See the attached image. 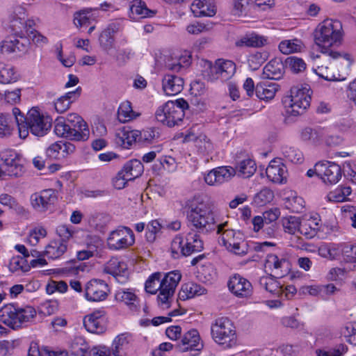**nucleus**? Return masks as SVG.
I'll use <instances>...</instances> for the list:
<instances>
[{
    "mask_svg": "<svg viewBox=\"0 0 356 356\" xmlns=\"http://www.w3.org/2000/svg\"><path fill=\"white\" fill-rule=\"evenodd\" d=\"M187 207L188 226L192 232L199 235H208L213 232L219 234L224 226H227V222L218 220L214 207L210 203H191Z\"/></svg>",
    "mask_w": 356,
    "mask_h": 356,
    "instance_id": "1",
    "label": "nucleus"
},
{
    "mask_svg": "<svg viewBox=\"0 0 356 356\" xmlns=\"http://www.w3.org/2000/svg\"><path fill=\"white\" fill-rule=\"evenodd\" d=\"M13 115L18 127L19 136L23 139L29 136V131L36 136H43L51 127L49 118L40 114L35 108H31L24 116L20 110L15 107L13 108Z\"/></svg>",
    "mask_w": 356,
    "mask_h": 356,
    "instance_id": "2",
    "label": "nucleus"
},
{
    "mask_svg": "<svg viewBox=\"0 0 356 356\" xmlns=\"http://www.w3.org/2000/svg\"><path fill=\"white\" fill-rule=\"evenodd\" d=\"M54 133L59 137L74 141H86L90 136L87 123L76 113H70L65 119L58 118L55 121Z\"/></svg>",
    "mask_w": 356,
    "mask_h": 356,
    "instance_id": "3",
    "label": "nucleus"
},
{
    "mask_svg": "<svg viewBox=\"0 0 356 356\" xmlns=\"http://www.w3.org/2000/svg\"><path fill=\"white\" fill-rule=\"evenodd\" d=\"M188 108V102L182 98L175 102L168 101L157 108L155 118L157 122L163 125L173 127L183 121L185 115L184 111Z\"/></svg>",
    "mask_w": 356,
    "mask_h": 356,
    "instance_id": "4",
    "label": "nucleus"
},
{
    "mask_svg": "<svg viewBox=\"0 0 356 356\" xmlns=\"http://www.w3.org/2000/svg\"><path fill=\"white\" fill-rule=\"evenodd\" d=\"M36 316L35 309L31 306L19 307L6 305L0 309V321L13 329H17L32 321Z\"/></svg>",
    "mask_w": 356,
    "mask_h": 356,
    "instance_id": "5",
    "label": "nucleus"
},
{
    "mask_svg": "<svg viewBox=\"0 0 356 356\" xmlns=\"http://www.w3.org/2000/svg\"><path fill=\"white\" fill-rule=\"evenodd\" d=\"M342 24L338 20L327 19L321 22L314 31L317 45L332 47L341 43L343 37Z\"/></svg>",
    "mask_w": 356,
    "mask_h": 356,
    "instance_id": "6",
    "label": "nucleus"
},
{
    "mask_svg": "<svg viewBox=\"0 0 356 356\" xmlns=\"http://www.w3.org/2000/svg\"><path fill=\"white\" fill-rule=\"evenodd\" d=\"M312 91L308 84L293 86L291 95L284 100L286 113L293 116L303 114L310 105Z\"/></svg>",
    "mask_w": 356,
    "mask_h": 356,
    "instance_id": "7",
    "label": "nucleus"
},
{
    "mask_svg": "<svg viewBox=\"0 0 356 356\" xmlns=\"http://www.w3.org/2000/svg\"><path fill=\"white\" fill-rule=\"evenodd\" d=\"M204 248V243L199 234L192 232L187 234L184 238L177 235L171 243L170 252L175 259L181 256L188 257L192 254L200 252Z\"/></svg>",
    "mask_w": 356,
    "mask_h": 356,
    "instance_id": "8",
    "label": "nucleus"
},
{
    "mask_svg": "<svg viewBox=\"0 0 356 356\" xmlns=\"http://www.w3.org/2000/svg\"><path fill=\"white\" fill-rule=\"evenodd\" d=\"M211 335L214 341L225 348H230L236 344V334L232 322L227 317L216 319L211 324Z\"/></svg>",
    "mask_w": 356,
    "mask_h": 356,
    "instance_id": "9",
    "label": "nucleus"
},
{
    "mask_svg": "<svg viewBox=\"0 0 356 356\" xmlns=\"http://www.w3.org/2000/svg\"><path fill=\"white\" fill-rule=\"evenodd\" d=\"M135 242L133 231L127 227H120L112 231L107 238V244L111 250L125 249Z\"/></svg>",
    "mask_w": 356,
    "mask_h": 356,
    "instance_id": "10",
    "label": "nucleus"
},
{
    "mask_svg": "<svg viewBox=\"0 0 356 356\" xmlns=\"http://www.w3.org/2000/svg\"><path fill=\"white\" fill-rule=\"evenodd\" d=\"M236 72L235 63L229 60L218 59L215 65L209 63V71L208 72V79L213 81L220 79L225 81L231 79Z\"/></svg>",
    "mask_w": 356,
    "mask_h": 356,
    "instance_id": "11",
    "label": "nucleus"
},
{
    "mask_svg": "<svg viewBox=\"0 0 356 356\" xmlns=\"http://www.w3.org/2000/svg\"><path fill=\"white\" fill-rule=\"evenodd\" d=\"M58 200L56 190L49 188L35 193L31 195L30 201L33 208L38 212H45L50 209Z\"/></svg>",
    "mask_w": 356,
    "mask_h": 356,
    "instance_id": "12",
    "label": "nucleus"
},
{
    "mask_svg": "<svg viewBox=\"0 0 356 356\" xmlns=\"http://www.w3.org/2000/svg\"><path fill=\"white\" fill-rule=\"evenodd\" d=\"M316 170L317 171V176L327 184H335L341 178V167L334 162L320 161L316 163Z\"/></svg>",
    "mask_w": 356,
    "mask_h": 356,
    "instance_id": "13",
    "label": "nucleus"
},
{
    "mask_svg": "<svg viewBox=\"0 0 356 356\" xmlns=\"http://www.w3.org/2000/svg\"><path fill=\"white\" fill-rule=\"evenodd\" d=\"M181 278V275L177 270L171 271L165 275L161 280V291L158 296L159 302L163 305L168 303V299L173 296Z\"/></svg>",
    "mask_w": 356,
    "mask_h": 356,
    "instance_id": "14",
    "label": "nucleus"
},
{
    "mask_svg": "<svg viewBox=\"0 0 356 356\" xmlns=\"http://www.w3.org/2000/svg\"><path fill=\"white\" fill-rule=\"evenodd\" d=\"M108 292L107 284L100 280H92L85 286V297L89 301L104 300Z\"/></svg>",
    "mask_w": 356,
    "mask_h": 356,
    "instance_id": "15",
    "label": "nucleus"
},
{
    "mask_svg": "<svg viewBox=\"0 0 356 356\" xmlns=\"http://www.w3.org/2000/svg\"><path fill=\"white\" fill-rule=\"evenodd\" d=\"M229 290L238 298H248L252 293V286L245 278L234 275L228 281Z\"/></svg>",
    "mask_w": 356,
    "mask_h": 356,
    "instance_id": "16",
    "label": "nucleus"
},
{
    "mask_svg": "<svg viewBox=\"0 0 356 356\" xmlns=\"http://www.w3.org/2000/svg\"><path fill=\"white\" fill-rule=\"evenodd\" d=\"M235 175L236 170L234 168L228 166L218 167L209 171L204 176V181L211 186L219 185L229 181Z\"/></svg>",
    "mask_w": 356,
    "mask_h": 356,
    "instance_id": "17",
    "label": "nucleus"
},
{
    "mask_svg": "<svg viewBox=\"0 0 356 356\" xmlns=\"http://www.w3.org/2000/svg\"><path fill=\"white\" fill-rule=\"evenodd\" d=\"M122 29L123 26L120 22L110 23L99 35V42L101 48L106 51L112 49L115 44V35Z\"/></svg>",
    "mask_w": 356,
    "mask_h": 356,
    "instance_id": "18",
    "label": "nucleus"
},
{
    "mask_svg": "<svg viewBox=\"0 0 356 356\" xmlns=\"http://www.w3.org/2000/svg\"><path fill=\"white\" fill-rule=\"evenodd\" d=\"M104 271L113 275L120 283H124L129 277L127 265L118 258H111L105 265Z\"/></svg>",
    "mask_w": 356,
    "mask_h": 356,
    "instance_id": "19",
    "label": "nucleus"
},
{
    "mask_svg": "<svg viewBox=\"0 0 356 356\" xmlns=\"http://www.w3.org/2000/svg\"><path fill=\"white\" fill-rule=\"evenodd\" d=\"M264 266L266 270L273 272L277 278L284 277L290 270V264L286 259L279 258L273 254L267 255Z\"/></svg>",
    "mask_w": 356,
    "mask_h": 356,
    "instance_id": "20",
    "label": "nucleus"
},
{
    "mask_svg": "<svg viewBox=\"0 0 356 356\" xmlns=\"http://www.w3.org/2000/svg\"><path fill=\"white\" fill-rule=\"evenodd\" d=\"M104 316V310H96L86 315L83 318L85 328L91 333H103L105 330Z\"/></svg>",
    "mask_w": 356,
    "mask_h": 356,
    "instance_id": "21",
    "label": "nucleus"
},
{
    "mask_svg": "<svg viewBox=\"0 0 356 356\" xmlns=\"http://www.w3.org/2000/svg\"><path fill=\"white\" fill-rule=\"evenodd\" d=\"M75 146L69 142H56L51 144L46 151L47 156L53 159H60L73 153Z\"/></svg>",
    "mask_w": 356,
    "mask_h": 356,
    "instance_id": "22",
    "label": "nucleus"
},
{
    "mask_svg": "<svg viewBox=\"0 0 356 356\" xmlns=\"http://www.w3.org/2000/svg\"><path fill=\"white\" fill-rule=\"evenodd\" d=\"M138 130H132L130 127H123L116 131L115 134V143L117 145L124 149H129L136 143H138Z\"/></svg>",
    "mask_w": 356,
    "mask_h": 356,
    "instance_id": "23",
    "label": "nucleus"
},
{
    "mask_svg": "<svg viewBox=\"0 0 356 356\" xmlns=\"http://www.w3.org/2000/svg\"><path fill=\"white\" fill-rule=\"evenodd\" d=\"M184 79L175 74H165L162 79V88L167 95H175L184 88Z\"/></svg>",
    "mask_w": 356,
    "mask_h": 356,
    "instance_id": "24",
    "label": "nucleus"
},
{
    "mask_svg": "<svg viewBox=\"0 0 356 356\" xmlns=\"http://www.w3.org/2000/svg\"><path fill=\"white\" fill-rule=\"evenodd\" d=\"M284 74V64L280 58L270 60L264 67L263 79L279 80Z\"/></svg>",
    "mask_w": 356,
    "mask_h": 356,
    "instance_id": "25",
    "label": "nucleus"
},
{
    "mask_svg": "<svg viewBox=\"0 0 356 356\" xmlns=\"http://www.w3.org/2000/svg\"><path fill=\"white\" fill-rule=\"evenodd\" d=\"M191 10L195 17L213 16L216 9L212 0H194Z\"/></svg>",
    "mask_w": 356,
    "mask_h": 356,
    "instance_id": "26",
    "label": "nucleus"
},
{
    "mask_svg": "<svg viewBox=\"0 0 356 356\" xmlns=\"http://www.w3.org/2000/svg\"><path fill=\"white\" fill-rule=\"evenodd\" d=\"M200 341L198 332L196 330H192L184 335L181 341V343L179 344L177 348L183 352L188 350H199L201 346Z\"/></svg>",
    "mask_w": 356,
    "mask_h": 356,
    "instance_id": "27",
    "label": "nucleus"
},
{
    "mask_svg": "<svg viewBox=\"0 0 356 356\" xmlns=\"http://www.w3.org/2000/svg\"><path fill=\"white\" fill-rule=\"evenodd\" d=\"M267 177L274 183L282 184L286 179V170L282 163L271 162L266 170Z\"/></svg>",
    "mask_w": 356,
    "mask_h": 356,
    "instance_id": "28",
    "label": "nucleus"
},
{
    "mask_svg": "<svg viewBox=\"0 0 356 356\" xmlns=\"http://www.w3.org/2000/svg\"><path fill=\"white\" fill-rule=\"evenodd\" d=\"M225 222H227V226H224L222 231L218 234L220 235L222 245L227 249V248L231 247L233 243L243 238V235L239 231H235L233 229L229 226L227 221H225Z\"/></svg>",
    "mask_w": 356,
    "mask_h": 356,
    "instance_id": "29",
    "label": "nucleus"
},
{
    "mask_svg": "<svg viewBox=\"0 0 356 356\" xmlns=\"http://www.w3.org/2000/svg\"><path fill=\"white\" fill-rule=\"evenodd\" d=\"M267 42V39L262 35L255 33H248L236 41V44L238 47H261Z\"/></svg>",
    "mask_w": 356,
    "mask_h": 356,
    "instance_id": "30",
    "label": "nucleus"
},
{
    "mask_svg": "<svg viewBox=\"0 0 356 356\" xmlns=\"http://www.w3.org/2000/svg\"><path fill=\"white\" fill-rule=\"evenodd\" d=\"M275 277H277L275 275H273L271 274L263 276L259 279V284L269 293L277 296H281L282 291H283V286L275 279Z\"/></svg>",
    "mask_w": 356,
    "mask_h": 356,
    "instance_id": "31",
    "label": "nucleus"
},
{
    "mask_svg": "<svg viewBox=\"0 0 356 356\" xmlns=\"http://www.w3.org/2000/svg\"><path fill=\"white\" fill-rule=\"evenodd\" d=\"M207 290L200 284L194 282H188L182 285L179 293L180 300H187L196 296H201L206 293Z\"/></svg>",
    "mask_w": 356,
    "mask_h": 356,
    "instance_id": "32",
    "label": "nucleus"
},
{
    "mask_svg": "<svg viewBox=\"0 0 356 356\" xmlns=\"http://www.w3.org/2000/svg\"><path fill=\"white\" fill-rule=\"evenodd\" d=\"M66 250L67 245L65 243L60 241L54 240L46 246L42 254L49 259H56L62 256Z\"/></svg>",
    "mask_w": 356,
    "mask_h": 356,
    "instance_id": "33",
    "label": "nucleus"
},
{
    "mask_svg": "<svg viewBox=\"0 0 356 356\" xmlns=\"http://www.w3.org/2000/svg\"><path fill=\"white\" fill-rule=\"evenodd\" d=\"M132 340V335L127 332L117 336L113 342V356H122L121 352L129 348Z\"/></svg>",
    "mask_w": 356,
    "mask_h": 356,
    "instance_id": "34",
    "label": "nucleus"
},
{
    "mask_svg": "<svg viewBox=\"0 0 356 356\" xmlns=\"http://www.w3.org/2000/svg\"><path fill=\"white\" fill-rule=\"evenodd\" d=\"M121 171L132 181L143 174V165L139 160L134 159L127 162Z\"/></svg>",
    "mask_w": 356,
    "mask_h": 356,
    "instance_id": "35",
    "label": "nucleus"
},
{
    "mask_svg": "<svg viewBox=\"0 0 356 356\" xmlns=\"http://www.w3.org/2000/svg\"><path fill=\"white\" fill-rule=\"evenodd\" d=\"M277 90V85L275 83H261L255 87V94L259 99L269 100L274 98Z\"/></svg>",
    "mask_w": 356,
    "mask_h": 356,
    "instance_id": "36",
    "label": "nucleus"
},
{
    "mask_svg": "<svg viewBox=\"0 0 356 356\" xmlns=\"http://www.w3.org/2000/svg\"><path fill=\"white\" fill-rule=\"evenodd\" d=\"M70 356H88L89 346L81 337H75L70 345Z\"/></svg>",
    "mask_w": 356,
    "mask_h": 356,
    "instance_id": "37",
    "label": "nucleus"
},
{
    "mask_svg": "<svg viewBox=\"0 0 356 356\" xmlns=\"http://www.w3.org/2000/svg\"><path fill=\"white\" fill-rule=\"evenodd\" d=\"M10 161L1 163L3 168L6 170V172L8 173V176L13 177H21L24 172V165L21 163L19 155Z\"/></svg>",
    "mask_w": 356,
    "mask_h": 356,
    "instance_id": "38",
    "label": "nucleus"
},
{
    "mask_svg": "<svg viewBox=\"0 0 356 356\" xmlns=\"http://www.w3.org/2000/svg\"><path fill=\"white\" fill-rule=\"evenodd\" d=\"M236 174L243 178H249L254 175L257 170L255 161L251 159H246L240 161L234 168Z\"/></svg>",
    "mask_w": 356,
    "mask_h": 356,
    "instance_id": "39",
    "label": "nucleus"
},
{
    "mask_svg": "<svg viewBox=\"0 0 356 356\" xmlns=\"http://www.w3.org/2000/svg\"><path fill=\"white\" fill-rule=\"evenodd\" d=\"M138 116L133 111L131 103L129 101L123 102L120 104L118 110V119L122 123L128 122Z\"/></svg>",
    "mask_w": 356,
    "mask_h": 356,
    "instance_id": "40",
    "label": "nucleus"
},
{
    "mask_svg": "<svg viewBox=\"0 0 356 356\" xmlns=\"http://www.w3.org/2000/svg\"><path fill=\"white\" fill-rule=\"evenodd\" d=\"M19 79V74L15 68L10 65L0 63V83L3 84L15 82Z\"/></svg>",
    "mask_w": 356,
    "mask_h": 356,
    "instance_id": "41",
    "label": "nucleus"
},
{
    "mask_svg": "<svg viewBox=\"0 0 356 356\" xmlns=\"http://www.w3.org/2000/svg\"><path fill=\"white\" fill-rule=\"evenodd\" d=\"M130 11L131 14L140 17H152L155 14L154 10L147 8L145 3L142 0H133L131 1Z\"/></svg>",
    "mask_w": 356,
    "mask_h": 356,
    "instance_id": "42",
    "label": "nucleus"
},
{
    "mask_svg": "<svg viewBox=\"0 0 356 356\" xmlns=\"http://www.w3.org/2000/svg\"><path fill=\"white\" fill-rule=\"evenodd\" d=\"M115 298L129 306L131 309L136 307L138 298L136 294L129 289L118 291L115 294Z\"/></svg>",
    "mask_w": 356,
    "mask_h": 356,
    "instance_id": "43",
    "label": "nucleus"
},
{
    "mask_svg": "<svg viewBox=\"0 0 356 356\" xmlns=\"http://www.w3.org/2000/svg\"><path fill=\"white\" fill-rule=\"evenodd\" d=\"M282 152L285 159L293 163H301L304 160L302 153L293 147L283 146Z\"/></svg>",
    "mask_w": 356,
    "mask_h": 356,
    "instance_id": "44",
    "label": "nucleus"
},
{
    "mask_svg": "<svg viewBox=\"0 0 356 356\" xmlns=\"http://www.w3.org/2000/svg\"><path fill=\"white\" fill-rule=\"evenodd\" d=\"M161 273H153L145 282V289L147 293L154 294L158 290L161 291Z\"/></svg>",
    "mask_w": 356,
    "mask_h": 356,
    "instance_id": "45",
    "label": "nucleus"
},
{
    "mask_svg": "<svg viewBox=\"0 0 356 356\" xmlns=\"http://www.w3.org/2000/svg\"><path fill=\"white\" fill-rule=\"evenodd\" d=\"M302 42L298 39L284 40L279 44L280 51L284 54H289L300 51Z\"/></svg>",
    "mask_w": 356,
    "mask_h": 356,
    "instance_id": "46",
    "label": "nucleus"
},
{
    "mask_svg": "<svg viewBox=\"0 0 356 356\" xmlns=\"http://www.w3.org/2000/svg\"><path fill=\"white\" fill-rule=\"evenodd\" d=\"M159 136V132L154 128H147L143 131L138 130L137 140L138 143L149 144L157 138Z\"/></svg>",
    "mask_w": 356,
    "mask_h": 356,
    "instance_id": "47",
    "label": "nucleus"
},
{
    "mask_svg": "<svg viewBox=\"0 0 356 356\" xmlns=\"http://www.w3.org/2000/svg\"><path fill=\"white\" fill-rule=\"evenodd\" d=\"M340 250L344 260L347 262H355L356 261V243L340 244Z\"/></svg>",
    "mask_w": 356,
    "mask_h": 356,
    "instance_id": "48",
    "label": "nucleus"
},
{
    "mask_svg": "<svg viewBox=\"0 0 356 356\" xmlns=\"http://www.w3.org/2000/svg\"><path fill=\"white\" fill-rule=\"evenodd\" d=\"M282 225L286 232L295 234L299 231L300 220L298 217L289 216L282 219Z\"/></svg>",
    "mask_w": 356,
    "mask_h": 356,
    "instance_id": "49",
    "label": "nucleus"
},
{
    "mask_svg": "<svg viewBox=\"0 0 356 356\" xmlns=\"http://www.w3.org/2000/svg\"><path fill=\"white\" fill-rule=\"evenodd\" d=\"M341 334L347 338V341L356 346V323H347L341 330Z\"/></svg>",
    "mask_w": 356,
    "mask_h": 356,
    "instance_id": "50",
    "label": "nucleus"
},
{
    "mask_svg": "<svg viewBox=\"0 0 356 356\" xmlns=\"http://www.w3.org/2000/svg\"><path fill=\"white\" fill-rule=\"evenodd\" d=\"M90 11L83 10L76 12L74 15V24L76 27L86 26L90 24Z\"/></svg>",
    "mask_w": 356,
    "mask_h": 356,
    "instance_id": "51",
    "label": "nucleus"
},
{
    "mask_svg": "<svg viewBox=\"0 0 356 356\" xmlns=\"http://www.w3.org/2000/svg\"><path fill=\"white\" fill-rule=\"evenodd\" d=\"M286 64L289 67L291 71L295 73L300 72L306 68L305 61L302 58L296 56L289 57L286 60Z\"/></svg>",
    "mask_w": 356,
    "mask_h": 356,
    "instance_id": "52",
    "label": "nucleus"
},
{
    "mask_svg": "<svg viewBox=\"0 0 356 356\" xmlns=\"http://www.w3.org/2000/svg\"><path fill=\"white\" fill-rule=\"evenodd\" d=\"M13 130V123L8 115L0 114V136L10 135Z\"/></svg>",
    "mask_w": 356,
    "mask_h": 356,
    "instance_id": "53",
    "label": "nucleus"
},
{
    "mask_svg": "<svg viewBox=\"0 0 356 356\" xmlns=\"http://www.w3.org/2000/svg\"><path fill=\"white\" fill-rule=\"evenodd\" d=\"M227 250L236 255L243 256L248 252V243L244 240V238H242L240 241L233 243L231 247L227 248Z\"/></svg>",
    "mask_w": 356,
    "mask_h": 356,
    "instance_id": "54",
    "label": "nucleus"
},
{
    "mask_svg": "<svg viewBox=\"0 0 356 356\" xmlns=\"http://www.w3.org/2000/svg\"><path fill=\"white\" fill-rule=\"evenodd\" d=\"M19 39L18 38H14L13 42H14V49L15 52L14 53H19L20 54H25L28 52L30 42L29 39L24 37V35L19 36Z\"/></svg>",
    "mask_w": 356,
    "mask_h": 356,
    "instance_id": "55",
    "label": "nucleus"
},
{
    "mask_svg": "<svg viewBox=\"0 0 356 356\" xmlns=\"http://www.w3.org/2000/svg\"><path fill=\"white\" fill-rule=\"evenodd\" d=\"M10 28L15 36L24 35V31L26 29V18L21 19L20 18H10Z\"/></svg>",
    "mask_w": 356,
    "mask_h": 356,
    "instance_id": "56",
    "label": "nucleus"
},
{
    "mask_svg": "<svg viewBox=\"0 0 356 356\" xmlns=\"http://www.w3.org/2000/svg\"><path fill=\"white\" fill-rule=\"evenodd\" d=\"M348 348L345 345L340 344L336 348L329 350L318 349L316 350L317 356H341L346 353Z\"/></svg>",
    "mask_w": 356,
    "mask_h": 356,
    "instance_id": "57",
    "label": "nucleus"
},
{
    "mask_svg": "<svg viewBox=\"0 0 356 356\" xmlns=\"http://www.w3.org/2000/svg\"><path fill=\"white\" fill-rule=\"evenodd\" d=\"M25 263L26 260L24 257L20 256L14 257L10 261V270L13 272L17 271L18 270H21L24 272L27 271L29 266L25 265Z\"/></svg>",
    "mask_w": 356,
    "mask_h": 356,
    "instance_id": "58",
    "label": "nucleus"
},
{
    "mask_svg": "<svg viewBox=\"0 0 356 356\" xmlns=\"http://www.w3.org/2000/svg\"><path fill=\"white\" fill-rule=\"evenodd\" d=\"M318 223H315L316 227H312L310 222L307 221L302 223L300 222L298 232L302 235H305L307 238H312L316 234V231L318 229Z\"/></svg>",
    "mask_w": 356,
    "mask_h": 356,
    "instance_id": "59",
    "label": "nucleus"
},
{
    "mask_svg": "<svg viewBox=\"0 0 356 356\" xmlns=\"http://www.w3.org/2000/svg\"><path fill=\"white\" fill-rule=\"evenodd\" d=\"M56 233L60 238L59 241L65 243L71 237H72L73 232L70 227L66 225H60L56 228Z\"/></svg>",
    "mask_w": 356,
    "mask_h": 356,
    "instance_id": "60",
    "label": "nucleus"
},
{
    "mask_svg": "<svg viewBox=\"0 0 356 356\" xmlns=\"http://www.w3.org/2000/svg\"><path fill=\"white\" fill-rule=\"evenodd\" d=\"M338 291L339 289L333 284L320 285V298L323 300H327Z\"/></svg>",
    "mask_w": 356,
    "mask_h": 356,
    "instance_id": "61",
    "label": "nucleus"
},
{
    "mask_svg": "<svg viewBox=\"0 0 356 356\" xmlns=\"http://www.w3.org/2000/svg\"><path fill=\"white\" fill-rule=\"evenodd\" d=\"M315 72L320 77L327 81H334L337 79L335 78L334 74L332 73V70L327 65L318 66L317 68L315 70Z\"/></svg>",
    "mask_w": 356,
    "mask_h": 356,
    "instance_id": "62",
    "label": "nucleus"
},
{
    "mask_svg": "<svg viewBox=\"0 0 356 356\" xmlns=\"http://www.w3.org/2000/svg\"><path fill=\"white\" fill-rule=\"evenodd\" d=\"M304 348L302 344H285L280 347L281 352L284 355H293L299 353Z\"/></svg>",
    "mask_w": 356,
    "mask_h": 356,
    "instance_id": "63",
    "label": "nucleus"
},
{
    "mask_svg": "<svg viewBox=\"0 0 356 356\" xmlns=\"http://www.w3.org/2000/svg\"><path fill=\"white\" fill-rule=\"evenodd\" d=\"M131 181L128 177L121 170L118 172L116 176L113 179V185L118 190L122 189L125 187L127 183Z\"/></svg>",
    "mask_w": 356,
    "mask_h": 356,
    "instance_id": "64",
    "label": "nucleus"
}]
</instances>
